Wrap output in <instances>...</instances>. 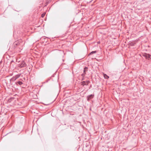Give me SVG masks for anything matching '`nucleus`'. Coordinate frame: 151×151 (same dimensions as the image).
Instances as JSON below:
<instances>
[{
	"label": "nucleus",
	"mask_w": 151,
	"mask_h": 151,
	"mask_svg": "<svg viewBox=\"0 0 151 151\" xmlns=\"http://www.w3.org/2000/svg\"><path fill=\"white\" fill-rule=\"evenodd\" d=\"M82 85H87L88 84V83H86V82L85 81H83L82 82Z\"/></svg>",
	"instance_id": "obj_6"
},
{
	"label": "nucleus",
	"mask_w": 151,
	"mask_h": 151,
	"mask_svg": "<svg viewBox=\"0 0 151 151\" xmlns=\"http://www.w3.org/2000/svg\"><path fill=\"white\" fill-rule=\"evenodd\" d=\"M96 52V51H92V52H91L90 53L91 54H92L93 53H95Z\"/></svg>",
	"instance_id": "obj_10"
},
{
	"label": "nucleus",
	"mask_w": 151,
	"mask_h": 151,
	"mask_svg": "<svg viewBox=\"0 0 151 151\" xmlns=\"http://www.w3.org/2000/svg\"><path fill=\"white\" fill-rule=\"evenodd\" d=\"M19 77V75H17L14 77H13L11 79L12 81H15Z\"/></svg>",
	"instance_id": "obj_3"
},
{
	"label": "nucleus",
	"mask_w": 151,
	"mask_h": 151,
	"mask_svg": "<svg viewBox=\"0 0 151 151\" xmlns=\"http://www.w3.org/2000/svg\"><path fill=\"white\" fill-rule=\"evenodd\" d=\"M104 78L106 79H108L109 78V76H108L106 74H104Z\"/></svg>",
	"instance_id": "obj_5"
},
{
	"label": "nucleus",
	"mask_w": 151,
	"mask_h": 151,
	"mask_svg": "<svg viewBox=\"0 0 151 151\" xmlns=\"http://www.w3.org/2000/svg\"><path fill=\"white\" fill-rule=\"evenodd\" d=\"M17 83L19 85H21L23 83L21 81H18Z\"/></svg>",
	"instance_id": "obj_8"
},
{
	"label": "nucleus",
	"mask_w": 151,
	"mask_h": 151,
	"mask_svg": "<svg viewBox=\"0 0 151 151\" xmlns=\"http://www.w3.org/2000/svg\"><path fill=\"white\" fill-rule=\"evenodd\" d=\"M84 76V74H82V76Z\"/></svg>",
	"instance_id": "obj_11"
},
{
	"label": "nucleus",
	"mask_w": 151,
	"mask_h": 151,
	"mask_svg": "<svg viewBox=\"0 0 151 151\" xmlns=\"http://www.w3.org/2000/svg\"><path fill=\"white\" fill-rule=\"evenodd\" d=\"M143 56L145 57L146 59H148V60H149L150 58V55L149 54H147L146 53H145L143 55Z\"/></svg>",
	"instance_id": "obj_1"
},
{
	"label": "nucleus",
	"mask_w": 151,
	"mask_h": 151,
	"mask_svg": "<svg viewBox=\"0 0 151 151\" xmlns=\"http://www.w3.org/2000/svg\"><path fill=\"white\" fill-rule=\"evenodd\" d=\"M45 14H46L45 13H43V14H42V15H41V17H43L45 16Z\"/></svg>",
	"instance_id": "obj_9"
},
{
	"label": "nucleus",
	"mask_w": 151,
	"mask_h": 151,
	"mask_svg": "<svg viewBox=\"0 0 151 151\" xmlns=\"http://www.w3.org/2000/svg\"><path fill=\"white\" fill-rule=\"evenodd\" d=\"M87 71V68L85 67L84 68L83 72L85 74V72Z\"/></svg>",
	"instance_id": "obj_7"
},
{
	"label": "nucleus",
	"mask_w": 151,
	"mask_h": 151,
	"mask_svg": "<svg viewBox=\"0 0 151 151\" xmlns=\"http://www.w3.org/2000/svg\"><path fill=\"white\" fill-rule=\"evenodd\" d=\"M26 65L25 62L22 61L21 64L20 65V68H23L26 67Z\"/></svg>",
	"instance_id": "obj_2"
},
{
	"label": "nucleus",
	"mask_w": 151,
	"mask_h": 151,
	"mask_svg": "<svg viewBox=\"0 0 151 151\" xmlns=\"http://www.w3.org/2000/svg\"><path fill=\"white\" fill-rule=\"evenodd\" d=\"M94 97V95L91 94L88 96V100L89 101L91 99L93 98Z\"/></svg>",
	"instance_id": "obj_4"
}]
</instances>
